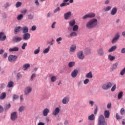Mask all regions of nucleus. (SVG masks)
Masks as SVG:
<instances>
[{"label": "nucleus", "instance_id": "1", "mask_svg": "<svg viewBox=\"0 0 125 125\" xmlns=\"http://www.w3.org/2000/svg\"><path fill=\"white\" fill-rule=\"evenodd\" d=\"M97 26V19H93L90 20L86 24V27L87 29H93Z\"/></svg>", "mask_w": 125, "mask_h": 125}, {"label": "nucleus", "instance_id": "2", "mask_svg": "<svg viewBox=\"0 0 125 125\" xmlns=\"http://www.w3.org/2000/svg\"><path fill=\"white\" fill-rule=\"evenodd\" d=\"M98 125H107V123L105 121V118L103 115H101L99 117Z\"/></svg>", "mask_w": 125, "mask_h": 125}, {"label": "nucleus", "instance_id": "3", "mask_svg": "<svg viewBox=\"0 0 125 125\" xmlns=\"http://www.w3.org/2000/svg\"><path fill=\"white\" fill-rule=\"evenodd\" d=\"M18 58V57H17V56L10 55L8 57V60L9 61V62H11V63H13V62H15V61L17 60Z\"/></svg>", "mask_w": 125, "mask_h": 125}, {"label": "nucleus", "instance_id": "4", "mask_svg": "<svg viewBox=\"0 0 125 125\" xmlns=\"http://www.w3.org/2000/svg\"><path fill=\"white\" fill-rule=\"evenodd\" d=\"M18 118V114H17V112H13L11 114L10 119L13 122H14V121H16Z\"/></svg>", "mask_w": 125, "mask_h": 125}, {"label": "nucleus", "instance_id": "5", "mask_svg": "<svg viewBox=\"0 0 125 125\" xmlns=\"http://www.w3.org/2000/svg\"><path fill=\"white\" fill-rule=\"evenodd\" d=\"M93 17H95V14L94 13H90L83 16L82 17V19L84 20L86 19L87 18H93Z\"/></svg>", "mask_w": 125, "mask_h": 125}, {"label": "nucleus", "instance_id": "6", "mask_svg": "<svg viewBox=\"0 0 125 125\" xmlns=\"http://www.w3.org/2000/svg\"><path fill=\"white\" fill-rule=\"evenodd\" d=\"M112 87V83H108L105 84H104L102 86V88L104 90L110 89V88Z\"/></svg>", "mask_w": 125, "mask_h": 125}, {"label": "nucleus", "instance_id": "7", "mask_svg": "<svg viewBox=\"0 0 125 125\" xmlns=\"http://www.w3.org/2000/svg\"><path fill=\"white\" fill-rule=\"evenodd\" d=\"M120 37H121V36H120L119 33L115 34L114 37L111 41V43H115V42H118V40L120 39Z\"/></svg>", "mask_w": 125, "mask_h": 125}, {"label": "nucleus", "instance_id": "8", "mask_svg": "<svg viewBox=\"0 0 125 125\" xmlns=\"http://www.w3.org/2000/svg\"><path fill=\"white\" fill-rule=\"evenodd\" d=\"M77 56L78 58L81 60L84 59V55L83 54V51H79L77 54Z\"/></svg>", "mask_w": 125, "mask_h": 125}, {"label": "nucleus", "instance_id": "9", "mask_svg": "<svg viewBox=\"0 0 125 125\" xmlns=\"http://www.w3.org/2000/svg\"><path fill=\"white\" fill-rule=\"evenodd\" d=\"M23 40L24 41H28L31 38V34L30 33H24L22 36Z\"/></svg>", "mask_w": 125, "mask_h": 125}, {"label": "nucleus", "instance_id": "10", "mask_svg": "<svg viewBox=\"0 0 125 125\" xmlns=\"http://www.w3.org/2000/svg\"><path fill=\"white\" fill-rule=\"evenodd\" d=\"M97 54L99 56H103L104 55V50L103 48L101 47L97 50Z\"/></svg>", "mask_w": 125, "mask_h": 125}, {"label": "nucleus", "instance_id": "11", "mask_svg": "<svg viewBox=\"0 0 125 125\" xmlns=\"http://www.w3.org/2000/svg\"><path fill=\"white\" fill-rule=\"evenodd\" d=\"M25 95H28L29 93L32 92V87H27L25 88L24 91Z\"/></svg>", "mask_w": 125, "mask_h": 125}, {"label": "nucleus", "instance_id": "12", "mask_svg": "<svg viewBox=\"0 0 125 125\" xmlns=\"http://www.w3.org/2000/svg\"><path fill=\"white\" fill-rule=\"evenodd\" d=\"M69 101H70V98L68 97H65L62 100V104H68Z\"/></svg>", "mask_w": 125, "mask_h": 125}, {"label": "nucleus", "instance_id": "13", "mask_svg": "<svg viewBox=\"0 0 125 125\" xmlns=\"http://www.w3.org/2000/svg\"><path fill=\"white\" fill-rule=\"evenodd\" d=\"M6 40V35L4 32H0V41H3Z\"/></svg>", "mask_w": 125, "mask_h": 125}, {"label": "nucleus", "instance_id": "14", "mask_svg": "<svg viewBox=\"0 0 125 125\" xmlns=\"http://www.w3.org/2000/svg\"><path fill=\"white\" fill-rule=\"evenodd\" d=\"M60 112V108L59 107H56L54 111L52 112V115L53 116H57L59 114V112Z\"/></svg>", "mask_w": 125, "mask_h": 125}, {"label": "nucleus", "instance_id": "15", "mask_svg": "<svg viewBox=\"0 0 125 125\" xmlns=\"http://www.w3.org/2000/svg\"><path fill=\"white\" fill-rule=\"evenodd\" d=\"M72 15V13L71 12H68L64 14V19L65 20H68L70 17H71V16Z\"/></svg>", "mask_w": 125, "mask_h": 125}, {"label": "nucleus", "instance_id": "16", "mask_svg": "<svg viewBox=\"0 0 125 125\" xmlns=\"http://www.w3.org/2000/svg\"><path fill=\"white\" fill-rule=\"evenodd\" d=\"M21 30L23 34H27L28 33V32H29V29H28V27L27 26H23L21 27Z\"/></svg>", "mask_w": 125, "mask_h": 125}, {"label": "nucleus", "instance_id": "17", "mask_svg": "<svg viewBox=\"0 0 125 125\" xmlns=\"http://www.w3.org/2000/svg\"><path fill=\"white\" fill-rule=\"evenodd\" d=\"M79 73V71L77 69H74V71H72L71 73V77L72 78H76L77 76H78V73Z\"/></svg>", "mask_w": 125, "mask_h": 125}, {"label": "nucleus", "instance_id": "18", "mask_svg": "<svg viewBox=\"0 0 125 125\" xmlns=\"http://www.w3.org/2000/svg\"><path fill=\"white\" fill-rule=\"evenodd\" d=\"M12 41L13 42H18L22 41V38L20 37H16L13 38Z\"/></svg>", "mask_w": 125, "mask_h": 125}, {"label": "nucleus", "instance_id": "19", "mask_svg": "<svg viewBox=\"0 0 125 125\" xmlns=\"http://www.w3.org/2000/svg\"><path fill=\"white\" fill-rule=\"evenodd\" d=\"M48 113H49V109H48V108L44 109L42 111V114L44 117H46V116L48 115Z\"/></svg>", "mask_w": 125, "mask_h": 125}, {"label": "nucleus", "instance_id": "20", "mask_svg": "<svg viewBox=\"0 0 125 125\" xmlns=\"http://www.w3.org/2000/svg\"><path fill=\"white\" fill-rule=\"evenodd\" d=\"M21 30V26H18L16 27L14 29V34L15 35H17L18 33L20 32Z\"/></svg>", "mask_w": 125, "mask_h": 125}, {"label": "nucleus", "instance_id": "21", "mask_svg": "<svg viewBox=\"0 0 125 125\" xmlns=\"http://www.w3.org/2000/svg\"><path fill=\"white\" fill-rule=\"evenodd\" d=\"M76 49H77V46L75 45H72L70 48V50L71 52H75L76 51Z\"/></svg>", "mask_w": 125, "mask_h": 125}, {"label": "nucleus", "instance_id": "22", "mask_svg": "<svg viewBox=\"0 0 125 125\" xmlns=\"http://www.w3.org/2000/svg\"><path fill=\"white\" fill-rule=\"evenodd\" d=\"M104 116L105 118H108L110 117V111L109 110H105L104 112Z\"/></svg>", "mask_w": 125, "mask_h": 125}, {"label": "nucleus", "instance_id": "23", "mask_svg": "<svg viewBox=\"0 0 125 125\" xmlns=\"http://www.w3.org/2000/svg\"><path fill=\"white\" fill-rule=\"evenodd\" d=\"M117 11H118V9H117V8H113L111 11V15H115L116 13H117Z\"/></svg>", "mask_w": 125, "mask_h": 125}, {"label": "nucleus", "instance_id": "24", "mask_svg": "<svg viewBox=\"0 0 125 125\" xmlns=\"http://www.w3.org/2000/svg\"><path fill=\"white\" fill-rule=\"evenodd\" d=\"M115 58H116V57H115V56H112V55H111V54H109L108 55V59L110 61H113L115 60Z\"/></svg>", "mask_w": 125, "mask_h": 125}, {"label": "nucleus", "instance_id": "25", "mask_svg": "<svg viewBox=\"0 0 125 125\" xmlns=\"http://www.w3.org/2000/svg\"><path fill=\"white\" fill-rule=\"evenodd\" d=\"M19 50V48L17 47H15L14 48H10L9 49V51L12 52V51H18Z\"/></svg>", "mask_w": 125, "mask_h": 125}, {"label": "nucleus", "instance_id": "26", "mask_svg": "<svg viewBox=\"0 0 125 125\" xmlns=\"http://www.w3.org/2000/svg\"><path fill=\"white\" fill-rule=\"evenodd\" d=\"M6 97V93L5 92H3L0 95V99L3 100Z\"/></svg>", "mask_w": 125, "mask_h": 125}, {"label": "nucleus", "instance_id": "27", "mask_svg": "<svg viewBox=\"0 0 125 125\" xmlns=\"http://www.w3.org/2000/svg\"><path fill=\"white\" fill-rule=\"evenodd\" d=\"M116 49H117V46H113L108 50V52H113V51H115Z\"/></svg>", "mask_w": 125, "mask_h": 125}, {"label": "nucleus", "instance_id": "28", "mask_svg": "<svg viewBox=\"0 0 125 125\" xmlns=\"http://www.w3.org/2000/svg\"><path fill=\"white\" fill-rule=\"evenodd\" d=\"M111 8H112L111 6H108L104 8L103 9V11H104V12H106L107 11H109V10H111Z\"/></svg>", "mask_w": 125, "mask_h": 125}, {"label": "nucleus", "instance_id": "29", "mask_svg": "<svg viewBox=\"0 0 125 125\" xmlns=\"http://www.w3.org/2000/svg\"><path fill=\"white\" fill-rule=\"evenodd\" d=\"M13 86H14V83L12 81L8 83L7 87H13Z\"/></svg>", "mask_w": 125, "mask_h": 125}, {"label": "nucleus", "instance_id": "30", "mask_svg": "<svg viewBox=\"0 0 125 125\" xmlns=\"http://www.w3.org/2000/svg\"><path fill=\"white\" fill-rule=\"evenodd\" d=\"M88 119V120H89V121H93V120H94V119H95L94 114H92L91 115L89 116Z\"/></svg>", "mask_w": 125, "mask_h": 125}, {"label": "nucleus", "instance_id": "31", "mask_svg": "<svg viewBox=\"0 0 125 125\" xmlns=\"http://www.w3.org/2000/svg\"><path fill=\"white\" fill-rule=\"evenodd\" d=\"M86 78H88L89 79H91L92 78V73L91 72V71H90L86 75Z\"/></svg>", "mask_w": 125, "mask_h": 125}, {"label": "nucleus", "instance_id": "32", "mask_svg": "<svg viewBox=\"0 0 125 125\" xmlns=\"http://www.w3.org/2000/svg\"><path fill=\"white\" fill-rule=\"evenodd\" d=\"M75 24H76V21L75 20H72L69 21V25L71 27L75 26Z\"/></svg>", "mask_w": 125, "mask_h": 125}, {"label": "nucleus", "instance_id": "33", "mask_svg": "<svg viewBox=\"0 0 125 125\" xmlns=\"http://www.w3.org/2000/svg\"><path fill=\"white\" fill-rule=\"evenodd\" d=\"M91 53V49L87 48L85 50V54H90Z\"/></svg>", "mask_w": 125, "mask_h": 125}, {"label": "nucleus", "instance_id": "34", "mask_svg": "<svg viewBox=\"0 0 125 125\" xmlns=\"http://www.w3.org/2000/svg\"><path fill=\"white\" fill-rule=\"evenodd\" d=\"M24 71H26L28 68H30V64L26 63L23 65Z\"/></svg>", "mask_w": 125, "mask_h": 125}, {"label": "nucleus", "instance_id": "35", "mask_svg": "<svg viewBox=\"0 0 125 125\" xmlns=\"http://www.w3.org/2000/svg\"><path fill=\"white\" fill-rule=\"evenodd\" d=\"M49 49H50V47L48 46L47 48L45 49L43 51V53H44V54H45L46 53H48V51H49Z\"/></svg>", "mask_w": 125, "mask_h": 125}, {"label": "nucleus", "instance_id": "36", "mask_svg": "<svg viewBox=\"0 0 125 125\" xmlns=\"http://www.w3.org/2000/svg\"><path fill=\"white\" fill-rule=\"evenodd\" d=\"M73 66H75V62H70L68 63V67L70 68H72Z\"/></svg>", "mask_w": 125, "mask_h": 125}, {"label": "nucleus", "instance_id": "37", "mask_svg": "<svg viewBox=\"0 0 125 125\" xmlns=\"http://www.w3.org/2000/svg\"><path fill=\"white\" fill-rule=\"evenodd\" d=\"M56 80H57V78L56 76H52L51 77V82L52 83H54L55 82H56Z\"/></svg>", "mask_w": 125, "mask_h": 125}, {"label": "nucleus", "instance_id": "38", "mask_svg": "<svg viewBox=\"0 0 125 125\" xmlns=\"http://www.w3.org/2000/svg\"><path fill=\"white\" fill-rule=\"evenodd\" d=\"M123 94H124V93L122 91L118 93V99H121L122 97H123Z\"/></svg>", "mask_w": 125, "mask_h": 125}, {"label": "nucleus", "instance_id": "39", "mask_svg": "<svg viewBox=\"0 0 125 125\" xmlns=\"http://www.w3.org/2000/svg\"><path fill=\"white\" fill-rule=\"evenodd\" d=\"M41 50V47H39L38 49L35 50L34 52V54H38V53H40V51Z\"/></svg>", "mask_w": 125, "mask_h": 125}, {"label": "nucleus", "instance_id": "40", "mask_svg": "<svg viewBox=\"0 0 125 125\" xmlns=\"http://www.w3.org/2000/svg\"><path fill=\"white\" fill-rule=\"evenodd\" d=\"M78 29H79V26H78L77 25H75L74 26L73 28V32H76V31H78Z\"/></svg>", "mask_w": 125, "mask_h": 125}, {"label": "nucleus", "instance_id": "41", "mask_svg": "<svg viewBox=\"0 0 125 125\" xmlns=\"http://www.w3.org/2000/svg\"><path fill=\"white\" fill-rule=\"evenodd\" d=\"M28 19H29L30 20H32L34 19V16L32 15V14H29L27 15Z\"/></svg>", "mask_w": 125, "mask_h": 125}, {"label": "nucleus", "instance_id": "42", "mask_svg": "<svg viewBox=\"0 0 125 125\" xmlns=\"http://www.w3.org/2000/svg\"><path fill=\"white\" fill-rule=\"evenodd\" d=\"M118 67V62L114 63L112 67V70H116Z\"/></svg>", "mask_w": 125, "mask_h": 125}, {"label": "nucleus", "instance_id": "43", "mask_svg": "<svg viewBox=\"0 0 125 125\" xmlns=\"http://www.w3.org/2000/svg\"><path fill=\"white\" fill-rule=\"evenodd\" d=\"M61 41H62V37H60V38L56 39V42H58V43L59 44H60V43H61V42H61Z\"/></svg>", "mask_w": 125, "mask_h": 125}, {"label": "nucleus", "instance_id": "44", "mask_svg": "<svg viewBox=\"0 0 125 125\" xmlns=\"http://www.w3.org/2000/svg\"><path fill=\"white\" fill-rule=\"evenodd\" d=\"M18 98H19V96L17 95H13V100H16V99H18Z\"/></svg>", "mask_w": 125, "mask_h": 125}, {"label": "nucleus", "instance_id": "45", "mask_svg": "<svg viewBox=\"0 0 125 125\" xmlns=\"http://www.w3.org/2000/svg\"><path fill=\"white\" fill-rule=\"evenodd\" d=\"M24 109H25V106L23 105L21 106L19 109V112H23V110H24Z\"/></svg>", "mask_w": 125, "mask_h": 125}, {"label": "nucleus", "instance_id": "46", "mask_svg": "<svg viewBox=\"0 0 125 125\" xmlns=\"http://www.w3.org/2000/svg\"><path fill=\"white\" fill-rule=\"evenodd\" d=\"M21 78H22V75H21V74L20 73H18L17 74V80H20V79H21Z\"/></svg>", "mask_w": 125, "mask_h": 125}, {"label": "nucleus", "instance_id": "47", "mask_svg": "<svg viewBox=\"0 0 125 125\" xmlns=\"http://www.w3.org/2000/svg\"><path fill=\"white\" fill-rule=\"evenodd\" d=\"M70 37H77V33L75 32H73L70 34Z\"/></svg>", "mask_w": 125, "mask_h": 125}, {"label": "nucleus", "instance_id": "48", "mask_svg": "<svg viewBox=\"0 0 125 125\" xmlns=\"http://www.w3.org/2000/svg\"><path fill=\"white\" fill-rule=\"evenodd\" d=\"M125 67L122 69L120 72V75L121 76H124V75H125Z\"/></svg>", "mask_w": 125, "mask_h": 125}, {"label": "nucleus", "instance_id": "49", "mask_svg": "<svg viewBox=\"0 0 125 125\" xmlns=\"http://www.w3.org/2000/svg\"><path fill=\"white\" fill-rule=\"evenodd\" d=\"M21 5H22V3L21 2H18L16 4V7H20Z\"/></svg>", "mask_w": 125, "mask_h": 125}, {"label": "nucleus", "instance_id": "50", "mask_svg": "<svg viewBox=\"0 0 125 125\" xmlns=\"http://www.w3.org/2000/svg\"><path fill=\"white\" fill-rule=\"evenodd\" d=\"M22 18H23V15L22 14L19 15L17 17L18 20H22Z\"/></svg>", "mask_w": 125, "mask_h": 125}, {"label": "nucleus", "instance_id": "51", "mask_svg": "<svg viewBox=\"0 0 125 125\" xmlns=\"http://www.w3.org/2000/svg\"><path fill=\"white\" fill-rule=\"evenodd\" d=\"M89 83V79H86L83 81L84 84H87V83Z\"/></svg>", "mask_w": 125, "mask_h": 125}, {"label": "nucleus", "instance_id": "52", "mask_svg": "<svg viewBox=\"0 0 125 125\" xmlns=\"http://www.w3.org/2000/svg\"><path fill=\"white\" fill-rule=\"evenodd\" d=\"M120 113L122 115H124L125 114V108H121V109L120 110Z\"/></svg>", "mask_w": 125, "mask_h": 125}, {"label": "nucleus", "instance_id": "53", "mask_svg": "<svg viewBox=\"0 0 125 125\" xmlns=\"http://www.w3.org/2000/svg\"><path fill=\"white\" fill-rule=\"evenodd\" d=\"M122 117L120 116L118 113H116V119L117 120H121V119H122Z\"/></svg>", "mask_w": 125, "mask_h": 125}, {"label": "nucleus", "instance_id": "54", "mask_svg": "<svg viewBox=\"0 0 125 125\" xmlns=\"http://www.w3.org/2000/svg\"><path fill=\"white\" fill-rule=\"evenodd\" d=\"M57 11H60V7H57L54 11V13H56Z\"/></svg>", "mask_w": 125, "mask_h": 125}, {"label": "nucleus", "instance_id": "55", "mask_svg": "<svg viewBox=\"0 0 125 125\" xmlns=\"http://www.w3.org/2000/svg\"><path fill=\"white\" fill-rule=\"evenodd\" d=\"M117 87V86L116 85V84H114L113 87L111 88V91H114V90H116V88Z\"/></svg>", "mask_w": 125, "mask_h": 125}, {"label": "nucleus", "instance_id": "56", "mask_svg": "<svg viewBox=\"0 0 125 125\" xmlns=\"http://www.w3.org/2000/svg\"><path fill=\"white\" fill-rule=\"evenodd\" d=\"M10 107H11V104H7L6 105L5 110H8V109H9V108H10Z\"/></svg>", "mask_w": 125, "mask_h": 125}, {"label": "nucleus", "instance_id": "57", "mask_svg": "<svg viewBox=\"0 0 125 125\" xmlns=\"http://www.w3.org/2000/svg\"><path fill=\"white\" fill-rule=\"evenodd\" d=\"M27 44V43H24L21 46L22 49H25V47H26Z\"/></svg>", "mask_w": 125, "mask_h": 125}, {"label": "nucleus", "instance_id": "58", "mask_svg": "<svg viewBox=\"0 0 125 125\" xmlns=\"http://www.w3.org/2000/svg\"><path fill=\"white\" fill-rule=\"evenodd\" d=\"M67 6V4H66V3L64 2L60 4V6L61 7H63V6Z\"/></svg>", "mask_w": 125, "mask_h": 125}, {"label": "nucleus", "instance_id": "59", "mask_svg": "<svg viewBox=\"0 0 125 125\" xmlns=\"http://www.w3.org/2000/svg\"><path fill=\"white\" fill-rule=\"evenodd\" d=\"M34 78H36V74H33L31 77V81L34 80Z\"/></svg>", "mask_w": 125, "mask_h": 125}, {"label": "nucleus", "instance_id": "60", "mask_svg": "<svg viewBox=\"0 0 125 125\" xmlns=\"http://www.w3.org/2000/svg\"><path fill=\"white\" fill-rule=\"evenodd\" d=\"M36 29H37V26H36V25H34L32 27L31 30L32 31H36Z\"/></svg>", "mask_w": 125, "mask_h": 125}, {"label": "nucleus", "instance_id": "61", "mask_svg": "<svg viewBox=\"0 0 125 125\" xmlns=\"http://www.w3.org/2000/svg\"><path fill=\"white\" fill-rule=\"evenodd\" d=\"M56 22H55V21L54 22L52 23V26H51L52 29H54V28H55V25H56Z\"/></svg>", "mask_w": 125, "mask_h": 125}, {"label": "nucleus", "instance_id": "62", "mask_svg": "<svg viewBox=\"0 0 125 125\" xmlns=\"http://www.w3.org/2000/svg\"><path fill=\"white\" fill-rule=\"evenodd\" d=\"M21 12L22 14H24V15H25V14H26V12H27V10H26V9L23 10L21 11Z\"/></svg>", "mask_w": 125, "mask_h": 125}, {"label": "nucleus", "instance_id": "63", "mask_svg": "<svg viewBox=\"0 0 125 125\" xmlns=\"http://www.w3.org/2000/svg\"><path fill=\"white\" fill-rule=\"evenodd\" d=\"M111 103H109L107 105V109H110V108H111Z\"/></svg>", "mask_w": 125, "mask_h": 125}, {"label": "nucleus", "instance_id": "64", "mask_svg": "<svg viewBox=\"0 0 125 125\" xmlns=\"http://www.w3.org/2000/svg\"><path fill=\"white\" fill-rule=\"evenodd\" d=\"M121 53H125V48H123L121 49Z\"/></svg>", "mask_w": 125, "mask_h": 125}]
</instances>
